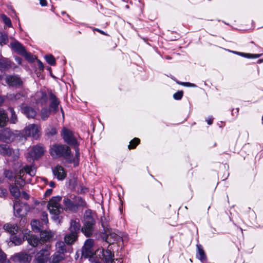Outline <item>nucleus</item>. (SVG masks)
<instances>
[{
	"instance_id": "1",
	"label": "nucleus",
	"mask_w": 263,
	"mask_h": 263,
	"mask_svg": "<svg viewBox=\"0 0 263 263\" xmlns=\"http://www.w3.org/2000/svg\"><path fill=\"white\" fill-rule=\"evenodd\" d=\"M40 219H34V232H39L40 238L34 235V248L39 243L44 244L50 242L54 236V233L50 231L44 230L45 226L48 223V214L46 212L37 213Z\"/></svg>"
},
{
	"instance_id": "2",
	"label": "nucleus",
	"mask_w": 263,
	"mask_h": 263,
	"mask_svg": "<svg viewBox=\"0 0 263 263\" xmlns=\"http://www.w3.org/2000/svg\"><path fill=\"white\" fill-rule=\"evenodd\" d=\"M31 166H25L19 172L17 177H14V185L11 184L10 191L11 195L15 198V199L21 196L20 188H21L25 183H30L32 180Z\"/></svg>"
},
{
	"instance_id": "3",
	"label": "nucleus",
	"mask_w": 263,
	"mask_h": 263,
	"mask_svg": "<svg viewBox=\"0 0 263 263\" xmlns=\"http://www.w3.org/2000/svg\"><path fill=\"white\" fill-rule=\"evenodd\" d=\"M62 200V197L60 196L52 197L50 201L48 202L46 205V202L45 201H42L41 205H40V202L34 201V210H39L40 208H37V206H41V212H43V210L45 209L47 206L49 210V212L51 215H53V219L55 220L59 219L60 214L63 211V208L60 204V202Z\"/></svg>"
},
{
	"instance_id": "4",
	"label": "nucleus",
	"mask_w": 263,
	"mask_h": 263,
	"mask_svg": "<svg viewBox=\"0 0 263 263\" xmlns=\"http://www.w3.org/2000/svg\"><path fill=\"white\" fill-rule=\"evenodd\" d=\"M49 153L53 158H63L68 164L73 160L71 148L67 144H53L50 147Z\"/></svg>"
},
{
	"instance_id": "5",
	"label": "nucleus",
	"mask_w": 263,
	"mask_h": 263,
	"mask_svg": "<svg viewBox=\"0 0 263 263\" xmlns=\"http://www.w3.org/2000/svg\"><path fill=\"white\" fill-rule=\"evenodd\" d=\"M81 225L78 219L70 220L69 228L64 237L67 245L71 246L78 240L79 234L81 231Z\"/></svg>"
},
{
	"instance_id": "6",
	"label": "nucleus",
	"mask_w": 263,
	"mask_h": 263,
	"mask_svg": "<svg viewBox=\"0 0 263 263\" xmlns=\"http://www.w3.org/2000/svg\"><path fill=\"white\" fill-rule=\"evenodd\" d=\"M63 203L64 209L73 213L77 212L81 208L86 207V202L79 196L70 195L64 197Z\"/></svg>"
},
{
	"instance_id": "7",
	"label": "nucleus",
	"mask_w": 263,
	"mask_h": 263,
	"mask_svg": "<svg viewBox=\"0 0 263 263\" xmlns=\"http://www.w3.org/2000/svg\"><path fill=\"white\" fill-rule=\"evenodd\" d=\"M96 214L92 211L88 209L85 211L84 214L83 226L81 228V232L86 236L90 237L95 230L96 224Z\"/></svg>"
},
{
	"instance_id": "8",
	"label": "nucleus",
	"mask_w": 263,
	"mask_h": 263,
	"mask_svg": "<svg viewBox=\"0 0 263 263\" xmlns=\"http://www.w3.org/2000/svg\"><path fill=\"white\" fill-rule=\"evenodd\" d=\"M10 47L11 49L16 53L24 57L30 63L33 62V58L31 53H28L25 47L17 41L11 42Z\"/></svg>"
},
{
	"instance_id": "9",
	"label": "nucleus",
	"mask_w": 263,
	"mask_h": 263,
	"mask_svg": "<svg viewBox=\"0 0 263 263\" xmlns=\"http://www.w3.org/2000/svg\"><path fill=\"white\" fill-rule=\"evenodd\" d=\"M14 215L16 217L25 216L30 210L26 202H21L19 199H15L13 204Z\"/></svg>"
},
{
	"instance_id": "10",
	"label": "nucleus",
	"mask_w": 263,
	"mask_h": 263,
	"mask_svg": "<svg viewBox=\"0 0 263 263\" xmlns=\"http://www.w3.org/2000/svg\"><path fill=\"white\" fill-rule=\"evenodd\" d=\"M24 237L23 238H21L15 235H12L11 237V240L15 246L20 245L23 241L26 240L28 243L30 245L31 248H29L28 250H32L33 248V235L31 234V232L27 230L23 231Z\"/></svg>"
},
{
	"instance_id": "11",
	"label": "nucleus",
	"mask_w": 263,
	"mask_h": 263,
	"mask_svg": "<svg viewBox=\"0 0 263 263\" xmlns=\"http://www.w3.org/2000/svg\"><path fill=\"white\" fill-rule=\"evenodd\" d=\"M61 135L67 145L73 146L79 143L73 132L65 127L62 128Z\"/></svg>"
},
{
	"instance_id": "12",
	"label": "nucleus",
	"mask_w": 263,
	"mask_h": 263,
	"mask_svg": "<svg viewBox=\"0 0 263 263\" xmlns=\"http://www.w3.org/2000/svg\"><path fill=\"white\" fill-rule=\"evenodd\" d=\"M94 245V241L92 239H87L82 249V256L85 258L91 257L93 255L92 247Z\"/></svg>"
},
{
	"instance_id": "13",
	"label": "nucleus",
	"mask_w": 263,
	"mask_h": 263,
	"mask_svg": "<svg viewBox=\"0 0 263 263\" xmlns=\"http://www.w3.org/2000/svg\"><path fill=\"white\" fill-rule=\"evenodd\" d=\"M50 247L46 245L45 248H43L36 255L37 263H47L50 255Z\"/></svg>"
},
{
	"instance_id": "14",
	"label": "nucleus",
	"mask_w": 263,
	"mask_h": 263,
	"mask_svg": "<svg viewBox=\"0 0 263 263\" xmlns=\"http://www.w3.org/2000/svg\"><path fill=\"white\" fill-rule=\"evenodd\" d=\"M49 108L52 110L54 114H56L59 110V106L60 103V100L51 91L49 93Z\"/></svg>"
},
{
	"instance_id": "15",
	"label": "nucleus",
	"mask_w": 263,
	"mask_h": 263,
	"mask_svg": "<svg viewBox=\"0 0 263 263\" xmlns=\"http://www.w3.org/2000/svg\"><path fill=\"white\" fill-rule=\"evenodd\" d=\"M32 259V256L25 252H20L14 254L13 260L18 263H29Z\"/></svg>"
},
{
	"instance_id": "16",
	"label": "nucleus",
	"mask_w": 263,
	"mask_h": 263,
	"mask_svg": "<svg viewBox=\"0 0 263 263\" xmlns=\"http://www.w3.org/2000/svg\"><path fill=\"white\" fill-rule=\"evenodd\" d=\"M52 172L54 176L58 180H63L67 176V173L64 168L60 165H57L52 168Z\"/></svg>"
},
{
	"instance_id": "17",
	"label": "nucleus",
	"mask_w": 263,
	"mask_h": 263,
	"mask_svg": "<svg viewBox=\"0 0 263 263\" xmlns=\"http://www.w3.org/2000/svg\"><path fill=\"white\" fill-rule=\"evenodd\" d=\"M34 100L36 104L44 105L48 101V96L45 91H37L34 95Z\"/></svg>"
},
{
	"instance_id": "18",
	"label": "nucleus",
	"mask_w": 263,
	"mask_h": 263,
	"mask_svg": "<svg viewBox=\"0 0 263 263\" xmlns=\"http://www.w3.org/2000/svg\"><path fill=\"white\" fill-rule=\"evenodd\" d=\"M13 138V134L9 128H5L0 132V141L5 142L11 141Z\"/></svg>"
},
{
	"instance_id": "19",
	"label": "nucleus",
	"mask_w": 263,
	"mask_h": 263,
	"mask_svg": "<svg viewBox=\"0 0 263 263\" xmlns=\"http://www.w3.org/2000/svg\"><path fill=\"white\" fill-rule=\"evenodd\" d=\"M46 147L44 144L40 143L34 146V160L42 157L45 153Z\"/></svg>"
},
{
	"instance_id": "20",
	"label": "nucleus",
	"mask_w": 263,
	"mask_h": 263,
	"mask_svg": "<svg viewBox=\"0 0 263 263\" xmlns=\"http://www.w3.org/2000/svg\"><path fill=\"white\" fill-rule=\"evenodd\" d=\"M6 81L9 86H20L22 83L20 78L16 76H7Z\"/></svg>"
},
{
	"instance_id": "21",
	"label": "nucleus",
	"mask_w": 263,
	"mask_h": 263,
	"mask_svg": "<svg viewBox=\"0 0 263 263\" xmlns=\"http://www.w3.org/2000/svg\"><path fill=\"white\" fill-rule=\"evenodd\" d=\"M102 256L103 260L105 263H115L114 253L110 250H103Z\"/></svg>"
},
{
	"instance_id": "22",
	"label": "nucleus",
	"mask_w": 263,
	"mask_h": 263,
	"mask_svg": "<svg viewBox=\"0 0 263 263\" xmlns=\"http://www.w3.org/2000/svg\"><path fill=\"white\" fill-rule=\"evenodd\" d=\"M197 247L196 257L203 263L206 261L207 257L201 245L198 244Z\"/></svg>"
},
{
	"instance_id": "23",
	"label": "nucleus",
	"mask_w": 263,
	"mask_h": 263,
	"mask_svg": "<svg viewBox=\"0 0 263 263\" xmlns=\"http://www.w3.org/2000/svg\"><path fill=\"white\" fill-rule=\"evenodd\" d=\"M11 68V61L7 58H0V70L4 71Z\"/></svg>"
},
{
	"instance_id": "24",
	"label": "nucleus",
	"mask_w": 263,
	"mask_h": 263,
	"mask_svg": "<svg viewBox=\"0 0 263 263\" xmlns=\"http://www.w3.org/2000/svg\"><path fill=\"white\" fill-rule=\"evenodd\" d=\"M103 233L105 234L106 236L105 240L110 243H114V242H111V239L113 241H118L120 239V237L115 233L112 232L111 229H110L109 232Z\"/></svg>"
},
{
	"instance_id": "25",
	"label": "nucleus",
	"mask_w": 263,
	"mask_h": 263,
	"mask_svg": "<svg viewBox=\"0 0 263 263\" xmlns=\"http://www.w3.org/2000/svg\"><path fill=\"white\" fill-rule=\"evenodd\" d=\"M57 134L58 131L56 127L52 125H49L45 129V135L48 139L53 137L56 136Z\"/></svg>"
},
{
	"instance_id": "26",
	"label": "nucleus",
	"mask_w": 263,
	"mask_h": 263,
	"mask_svg": "<svg viewBox=\"0 0 263 263\" xmlns=\"http://www.w3.org/2000/svg\"><path fill=\"white\" fill-rule=\"evenodd\" d=\"M4 229L12 235H13L18 232V227L16 224L8 223L4 226Z\"/></svg>"
},
{
	"instance_id": "27",
	"label": "nucleus",
	"mask_w": 263,
	"mask_h": 263,
	"mask_svg": "<svg viewBox=\"0 0 263 263\" xmlns=\"http://www.w3.org/2000/svg\"><path fill=\"white\" fill-rule=\"evenodd\" d=\"M66 243L65 241H59L57 242L55 244V247L57 249L56 252L60 253L63 255H65L66 253H67L68 250L67 249L66 246Z\"/></svg>"
},
{
	"instance_id": "28",
	"label": "nucleus",
	"mask_w": 263,
	"mask_h": 263,
	"mask_svg": "<svg viewBox=\"0 0 263 263\" xmlns=\"http://www.w3.org/2000/svg\"><path fill=\"white\" fill-rule=\"evenodd\" d=\"M65 258V255H63L60 253L55 252L51 255L50 258L51 263H60L61 261L64 260Z\"/></svg>"
},
{
	"instance_id": "29",
	"label": "nucleus",
	"mask_w": 263,
	"mask_h": 263,
	"mask_svg": "<svg viewBox=\"0 0 263 263\" xmlns=\"http://www.w3.org/2000/svg\"><path fill=\"white\" fill-rule=\"evenodd\" d=\"M12 150L7 144H0V154L4 156H9L12 154Z\"/></svg>"
},
{
	"instance_id": "30",
	"label": "nucleus",
	"mask_w": 263,
	"mask_h": 263,
	"mask_svg": "<svg viewBox=\"0 0 263 263\" xmlns=\"http://www.w3.org/2000/svg\"><path fill=\"white\" fill-rule=\"evenodd\" d=\"M79 143L73 146V149L75 151V156H73V161L72 162V163L74 164V166H76L78 165L79 161H80V154L79 152Z\"/></svg>"
},
{
	"instance_id": "31",
	"label": "nucleus",
	"mask_w": 263,
	"mask_h": 263,
	"mask_svg": "<svg viewBox=\"0 0 263 263\" xmlns=\"http://www.w3.org/2000/svg\"><path fill=\"white\" fill-rule=\"evenodd\" d=\"M52 113V110L47 107H44L41 110V117L42 120L46 121Z\"/></svg>"
},
{
	"instance_id": "32",
	"label": "nucleus",
	"mask_w": 263,
	"mask_h": 263,
	"mask_svg": "<svg viewBox=\"0 0 263 263\" xmlns=\"http://www.w3.org/2000/svg\"><path fill=\"white\" fill-rule=\"evenodd\" d=\"M22 137L26 138L27 137H30L33 134V124H29L26 126L21 133Z\"/></svg>"
},
{
	"instance_id": "33",
	"label": "nucleus",
	"mask_w": 263,
	"mask_h": 263,
	"mask_svg": "<svg viewBox=\"0 0 263 263\" xmlns=\"http://www.w3.org/2000/svg\"><path fill=\"white\" fill-rule=\"evenodd\" d=\"M8 121L7 115L4 110L0 109V126L4 127Z\"/></svg>"
},
{
	"instance_id": "34",
	"label": "nucleus",
	"mask_w": 263,
	"mask_h": 263,
	"mask_svg": "<svg viewBox=\"0 0 263 263\" xmlns=\"http://www.w3.org/2000/svg\"><path fill=\"white\" fill-rule=\"evenodd\" d=\"M42 133L41 126L34 124V139L37 140L40 139Z\"/></svg>"
},
{
	"instance_id": "35",
	"label": "nucleus",
	"mask_w": 263,
	"mask_h": 263,
	"mask_svg": "<svg viewBox=\"0 0 263 263\" xmlns=\"http://www.w3.org/2000/svg\"><path fill=\"white\" fill-rule=\"evenodd\" d=\"M101 222L102 227L103 229L104 232H108L110 231V228L108 224V221L106 218L104 216L101 218Z\"/></svg>"
},
{
	"instance_id": "36",
	"label": "nucleus",
	"mask_w": 263,
	"mask_h": 263,
	"mask_svg": "<svg viewBox=\"0 0 263 263\" xmlns=\"http://www.w3.org/2000/svg\"><path fill=\"white\" fill-rule=\"evenodd\" d=\"M22 112L28 118H33V108L31 107L25 106L22 109Z\"/></svg>"
},
{
	"instance_id": "37",
	"label": "nucleus",
	"mask_w": 263,
	"mask_h": 263,
	"mask_svg": "<svg viewBox=\"0 0 263 263\" xmlns=\"http://www.w3.org/2000/svg\"><path fill=\"white\" fill-rule=\"evenodd\" d=\"M8 110L11 113V117L10 119V122L12 124H15L17 121V116L13 109L11 107L8 108Z\"/></svg>"
},
{
	"instance_id": "38",
	"label": "nucleus",
	"mask_w": 263,
	"mask_h": 263,
	"mask_svg": "<svg viewBox=\"0 0 263 263\" xmlns=\"http://www.w3.org/2000/svg\"><path fill=\"white\" fill-rule=\"evenodd\" d=\"M9 41L8 35L4 32H0V45H6Z\"/></svg>"
},
{
	"instance_id": "39",
	"label": "nucleus",
	"mask_w": 263,
	"mask_h": 263,
	"mask_svg": "<svg viewBox=\"0 0 263 263\" xmlns=\"http://www.w3.org/2000/svg\"><path fill=\"white\" fill-rule=\"evenodd\" d=\"M140 140L138 138H134L133 140H132L129 144L128 146V148L129 149H134L136 147V146L140 143Z\"/></svg>"
},
{
	"instance_id": "40",
	"label": "nucleus",
	"mask_w": 263,
	"mask_h": 263,
	"mask_svg": "<svg viewBox=\"0 0 263 263\" xmlns=\"http://www.w3.org/2000/svg\"><path fill=\"white\" fill-rule=\"evenodd\" d=\"M46 62L50 65L54 66L55 65V59L52 54H48L45 57Z\"/></svg>"
},
{
	"instance_id": "41",
	"label": "nucleus",
	"mask_w": 263,
	"mask_h": 263,
	"mask_svg": "<svg viewBox=\"0 0 263 263\" xmlns=\"http://www.w3.org/2000/svg\"><path fill=\"white\" fill-rule=\"evenodd\" d=\"M235 53L240 55L247 58H257L259 57V54H254L251 53H246L243 52H235Z\"/></svg>"
},
{
	"instance_id": "42",
	"label": "nucleus",
	"mask_w": 263,
	"mask_h": 263,
	"mask_svg": "<svg viewBox=\"0 0 263 263\" xmlns=\"http://www.w3.org/2000/svg\"><path fill=\"white\" fill-rule=\"evenodd\" d=\"M1 18L3 20L4 23L8 26L11 27L12 23L10 19L5 14L1 15Z\"/></svg>"
},
{
	"instance_id": "43",
	"label": "nucleus",
	"mask_w": 263,
	"mask_h": 263,
	"mask_svg": "<svg viewBox=\"0 0 263 263\" xmlns=\"http://www.w3.org/2000/svg\"><path fill=\"white\" fill-rule=\"evenodd\" d=\"M183 91L182 90L178 91L173 95V98L175 100H180L183 97Z\"/></svg>"
},
{
	"instance_id": "44",
	"label": "nucleus",
	"mask_w": 263,
	"mask_h": 263,
	"mask_svg": "<svg viewBox=\"0 0 263 263\" xmlns=\"http://www.w3.org/2000/svg\"><path fill=\"white\" fill-rule=\"evenodd\" d=\"M26 158L29 162L33 160V148H31L27 154Z\"/></svg>"
},
{
	"instance_id": "45",
	"label": "nucleus",
	"mask_w": 263,
	"mask_h": 263,
	"mask_svg": "<svg viewBox=\"0 0 263 263\" xmlns=\"http://www.w3.org/2000/svg\"><path fill=\"white\" fill-rule=\"evenodd\" d=\"M177 83L181 85L186 86V87H195L196 85L195 84L191 83L190 82H177Z\"/></svg>"
},
{
	"instance_id": "46",
	"label": "nucleus",
	"mask_w": 263,
	"mask_h": 263,
	"mask_svg": "<svg viewBox=\"0 0 263 263\" xmlns=\"http://www.w3.org/2000/svg\"><path fill=\"white\" fill-rule=\"evenodd\" d=\"M4 175L6 178L9 179H12L14 177L12 172L9 170H6L4 172Z\"/></svg>"
},
{
	"instance_id": "47",
	"label": "nucleus",
	"mask_w": 263,
	"mask_h": 263,
	"mask_svg": "<svg viewBox=\"0 0 263 263\" xmlns=\"http://www.w3.org/2000/svg\"><path fill=\"white\" fill-rule=\"evenodd\" d=\"M6 259V255L0 248V262L3 263Z\"/></svg>"
},
{
	"instance_id": "48",
	"label": "nucleus",
	"mask_w": 263,
	"mask_h": 263,
	"mask_svg": "<svg viewBox=\"0 0 263 263\" xmlns=\"http://www.w3.org/2000/svg\"><path fill=\"white\" fill-rule=\"evenodd\" d=\"M35 60H36V62L37 63V66H38V68H39V70L40 71H43V70H44V65L42 63V62L41 61H40L39 60L37 59L35 57V56H34V61H35Z\"/></svg>"
},
{
	"instance_id": "49",
	"label": "nucleus",
	"mask_w": 263,
	"mask_h": 263,
	"mask_svg": "<svg viewBox=\"0 0 263 263\" xmlns=\"http://www.w3.org/2000/svg\"><path fill=\"white\" fill-rule=\"evenodd\" d=\"M2 183V181L0 179V184ZM7 194V190L5 188L0 187V197H5Z\"/></svg>"
},
{
	"instance_id": "50",
	"label": "nucleus",
	"mask_w": 263,
	"mask_h": 263,
	"mask_svg": "<svg viewBox=\"0 0 263 263\" xmlns=\"http://www.w3.org/2000/svg\"><path fill=\"white\" fill-rule=\"evenodd\" d=\"M20 197L21 198H23L25 200H28L29 198V195L25 192H23L22 194H21Z\"/></svg>"
},
{
	"instance_id": "51",
	"label": "nucleus",
	"mask_w": 263,
	"mask_h": 263,
	"mask_svg": "<svg viewBox=\"0 0 263 263\" xmlns=\"http://www.w3.org/2000/svg\"><path fill=\"white\" fill-rule=\"evenodd\" d=\"M52 192V190L51 189H48L46 190V192L45 193L44 196H50Z\"/></svg>"
},
{
	"instance_id": "52",
	"label": "nucleus",
	"mask_w": 263,
	"mask_h": 263,
	"mask_svg": "<svg viewBox=\"0 0 263 263\" xmlns=\"http://www.w3.org/2000/svg\"><path fill=\"white\" fill-rule=\"evenodd\" d=\"M40 4L42 6L44 7L47 6V3L46 0H39Z\"/></svg>"
},
{
	"instance_id": "53",
	"label": "nucleus",
	"mask_w": 263,
	"mask_h": 263,
	"mask_svg": "<svg viewBox=\"0 0 263 263\" xmlns=\"http://www.w3.org/2000/svg\"><path fill=\"white\" fill-rule=\"evenodd\" d=\"M95 30H96L97 32H99L100 33L103 34V35H106V36H109V35L105 33L104 31L99 29H95Z\"/></svg>"
},
{
	"instance_id": "54",
	"label": "nucleus",
	"mask_w": 263,
	"mask_h": 263,
	"mask_svg": "<svg viewBox=\"0 0 263 263\" xmlns=\"http://www.w3.org/2000/svg\"><path fill=\"white\" fill-rule=\"evenodd\" d=\"M15 60L18 64H21L22 63V59L18 57H16L15 58Z\"/></svg>"
},
{
	"instance_id": "55",
	"label": "nucleus",
	"mask_w": 263,
	"mask_h": 263,
	"mask_svg": "<svg viewBox=\"0 0 263 263\" xmlns=\"http://www.w3.org/2000/svg\"><path fill=\"white\" fill-rule=\"evenodd\" d=\"M213 120V119L212 117L208 118V119L206 120L209 125H211L212 124Z\"/></svg>"
},
{
	"instance_id": "56",
	"label": "nucleus",
	"mask_w": 263,
	"mask_h": 263,
	"mask_svg": "<svg viewBox=\"0 0 263 263\" xmlns=\"http://www.w3.org/2000/svg\"><path fill=\"white\" fill-rule=\"evenodd\" d=\"M238 111H239L238 108L233 109L232 110V114L233 115L234 114V113H236V114H237L238 113Z\"/></svg>"
},
{
	"instance_id": "57",
	"label": "nucleus",
	"mask_w": 263,
	"mask_h": 263,
	"mask_svg": "<svg viewBox=\"0 0 263 263\" xmlns=\"http://www.w3.org/2000/svg\"><path fill=\"white\" fill-rule=\"evenodd\" d=\"M49 186L51 187H54L55 186V182L54 181H50L49 182Z\"/></svg>"
},
{
	"instance_id": "58",
	"label": "nucleus",
	"mask_w": 263,
	"mask_h": 263,
	"mask_svg": "<svg viewBox=\"0 0 263 263\" xmlns=\"http://www.w3.org/2000/svg\"><path fill=\"white\" fill-rule=\"evenodd\" d=\"M26 222V219H22L21 221H20V225H22Z\"/></svg>"
},
{
	"instance_id": "59",
	"label": "nucleus",
	"mask_w": 263,
	"mask_h": 263,
	"mask_svg": "<svg viewBox=\"0 0 263 263\" xmlns=\"http://www.w3.org/2000/svg\"><path fill=\"white\" fill-rule=\"evenodd\" d=\"M3 102V99L2 97H0V105L1 104H2Z\"/></svg>"
},
{
	"instance_id": "60",
	"label": "nucleus",
	"mask_w": 263,
	"mask_h": 263,
	"mask_svg": "<svg viewBox=\"0 0 263 263\" xmlns=\"http://www.w3.org/2000/svg\"><path fill=\"white\" fill-rule=\"evenodd\" d=\"M20 94H19V95H17H17H16L15 99H18V98H19V97H20Z\"/></svg>"
},
{
	"instance_id": "61",
	"label": "nucleus",
	"mask_w": 263,
	"mask_h": 263,
	"mask_svg": "<svg viewBox=\"0 0 263 263\" xmlns=\"http://www.w3.org/2000/svg\"><path fill=\"white\" fill-rule=\"evenodd\" d=\"M32 222H33V220H31V222H30V226H31V227L32 228V229H33Z\"/></svg>"
},
{
	"instance_id": "62",
	"label": "nucleus",
	"mask_w": 263,
	"mask_h": 263,
	"mask_svg": "<svg viewBox=\"0 0 263 263\" xmlns=\"http://www.w3.org/2000/svg\"><path fill=\"white\" fill-rule=\"evenodd\" d=\"M61 111L63 115V116H64V111H63V109L62 107H61Z\"/></svg>"
},
{
	"instance_id": "63",
	"label": "nucleus",
	"mask_w": 263,
	"mask_h": 263,
	"mask_svg": "<svg viewBox=\"0 0 263 263\" xmlns=\"http://www.w3.org/2000/svg\"><path fill=\"white\" fill-rule=\"evenodd\" d=\"M36 75L38 77H40L41 76V73L40 72H36Z\"/></svg>"
},
{
	"instance_id": "64",
	"label": "nucleus",
	"mask_w": 263,
	"mask_h": 263,
	"mask_svg": "<svg viewBox=\"0 0 263 263\" xmlns=\"http://www.w3.org/2000/svg\"><path fill=\"white\" fill-rule=\"evenodd\" d=\"M116 260H117L119 263H121V262L120 261V259H116Z\"/></svg>"
}]
</instances>
